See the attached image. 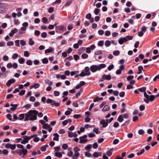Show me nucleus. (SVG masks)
Segmentation results:
<instances>
[{
  "mask_svg": "<svg viewBox=\"0 0 159 159\" xmlns=\"http://www.w3.org/2000/svg\"><path fill=\"white\" fill-rule=\"evenodd\" d=\"M106 67L105 64H101L98 65H92L90 67V70L93 72H95L97 70H100L102 68H103Z\"/></svg>",
  "mask_w": 159,
  "mask_h": 159,
  "instance_id": "nucleus-1",
  "label": "nucleus"
},
{
  "mask_svg": "<svg viewBox=\"0 0 159 159\" xmlns=\"http://www.w3.org/2000/svg\"><path fill=\"white\" fill-rule=\"evenodd\" d=\"M29 113H32V116H30L29 120L30 121H34L37 120V115L38 113V111L35 110H30L29 111Z\"/></svg>",
  "mask_w": 159,
  "mask_h": 159,
  "instance_id": "nucleus-2",
  "label": "nucleus"
},
{
  "mask_svg": "<svg viewBox=\"0 0 159 159\" xmlns=\"http://www.w3.org/2000/svg\"><path fill=\"white\" fill-rule=\"evenodd\" d=\"M156 98V96L151 95H149V98H148V99H145V98L143 100L146 103H148L149 102V101L150 102H152Z\"/></svg>",
  "mask_w": 159,
  "mask_h": 159,
  "instance_id": "nucleus-3",
  "label": "nucleus"
},
{
  "mask_svg": "<svg viewBox=\"0 0 159 159\" xmlns=\"http://www.w3.org/2000/svg\"><path fill=\"white\" fill-rule=\"evenodd\" d=\"M95 45L93 44L90 46L89 47H88L86 48V52L88 53H89L91 52V50H93L95 48Z\"/></svg>",
  "mask_w": 159,
  "mask_h": 159,
  "instance_id": "nucleus-4",
  "label": "nucleus"
},
{
  "mask_svg": "<svg viewBox=\"0 0 159 159\" xmlns=\"http://www.w3.org/2000/svg\"><path fill=\"white\" fill-rule=\"evenodd\" d=\"M100 124L102 125L103 128L106 127L108 125V122H106L105 120L104 119H102L100 120Z\"/></svg>",
  "mask_w": 159,
  "mask_h": 159,
  "instance_id": "nucleus-5",
  "label": "nucleus"
},
{
  "mask_svg": "<svg viewBox=\"0 0 159 159\" xmlns=\"http://www.w3.org/2000/svg\"><path fill=\"white\" fill-rule=\"evenodd\" d=\"M15 81L16 80L15 79L13 78L11 79L8 80L6 83V85L7 87H9L11 84L15 83Z\"/></svg>",
  "mask_w": 159,
  "mask_h": 159,
  "instance_id": "nucleus-6",
  "label": "nucleus"
},
{
  "mask_svg": "<svg viewBox=\"0 0 159 159\" xmlns=\"http://www.w3.org/2000/svg\"><path fill=\"white\" fill-rule=\"evenodd\" d=\"M18 31V30L16 28H14V29L12 30L11 32L9 34V35L10 37H11L13 36L14 34L16 33Z\"/></svg>",
  "mask_w": 159,
  "mask_h": 159,
  "instance_id": "nucleus-7",
  "label": "nucleus"
},
{
  "mask_svg": "<svg viewBox=\"0 0 159 159\" xmlns=\"http://www.w3.org/2000/svg\"><path fill=\"white\" fill-rule=\"evenodd\" d=\"M89 68L88 66H86L84 68V71L87 76H89L91 74V73L89 71Z\"/></svg>",
  "mask_w": 159,
  "mask_h": 159,
  "instance_id": "nucleus-8",
  "label": "nucleus"
},
{
  "mask_svg": "<svg viewBox=\"0 0 159 159\" xmlns=\"http://www.w3.org/2000/svg\"><path fill=\"white\" fill-rule=\"evenodd\" d=\"M40 86V84L39 83H34L33 85L31 86L30 87V89H32L33 88L34 89H37Z\"/></svg>",
  "mask_w": 159,
  "mask_h": 159,
  "instance_id": "nucleus-9",
  "label": "nucleus"
},
{
  "mask_svg": "<svg viewBox=\"0 0 159 159\" xmlns=\"http://www.w3.org/2000/svg\"><path fill=\"white\" fill-rule=\"evenodd\" d=\"M53 135L55 136L53 138V140L54 141H58L59 135L57 133H55L53 134Z\"/></svg>",
  "mask_w": 159,
  "mask_h": 159,
  "instance_id": "nucleus-10",
  "label": "nucleus"
},
{
  "mask_svg": "<svg viewBox=\"0 0 159 159\" xmlns=\"http://www.w3.org/2000/svg\"><path fill=\"white\" fill-rule=\"evenodd\" d=\"M82 139L83 138H80V137L79 138V139L80 140L79 143H85L86 142H87L88 140L87 139Z\"/></svg>",
  "mask_w": 159,
  "mask_h": 159,
  "instance_id": "nucleus-11",
  "label": "nucleus"
},
{
  "mask_svg": "<svg viewBox=\"0 0 159 159\" xmlns=\"http://www.w3.org/2000/svg\"><path fill=\"white\" fill-rule=\"evenodd\" d=\"M54 50L53 48L52 47H50L49 49H47L45 50V53H49L52 52Z\"/></svg>",
  "mask_w": 159,
  "mask_h": 159,
  "instance_id": "nucleus-12",
  "label": "nucleus"
},
{
  "mask_svg": "<svg viewBox=\"0 0 159 159\" xmlns=\"http://www.w3.org/2000/svg\"><path fill=\"white\" fill-rule=\"evenodd\" d=\"M12 152L13 153H14L15 152H16L17 154H19V155L20 156H21L22 154V150H20V149L17 150H16L15 151H12Z\"/></svg>",
  "mask_w": 159,
  "mask_h": 159,
  "instance_id": "nucleus-13",
  "label": "nucleus"
},
{
  "mask_svg": "<svg viewBox=\"0 0 159 159\" xmlns=\"http://www.w3.org/2000/svg\"><path fill=\"white\" fill-rule=\"evenodd\" d=\"M117 120L120 122H122L123 120V115H119L117 118Z\"/></svg>",
  "mask_w": 159,
  "mask_h": 159,
  "instance_id": "nucleus-14",
  "label": "nucleus"
},
{
  "mask_svg": "<svg viewBox=\"0 0 159 159\" xmlns=\"http://www.w3.org/2000/svg\"><path fill=\"white\" fill-rule=\"evenodd\" d=\"M29 142V141H28V140L27 139L26 137H25V138H24V139L22 140L21 142V143H22V144H25L26 143H28Z\"/></svg>",
  "mask_w": 159,
  "mask_h": 159,
  "instance_id": "nucleus-15",
  "label": "nucleus"
},
{
  "mask_svg": "<svg viewBox=\"0 0 159 159\" xmlns=\"http://www.w3.org/2000/svg\"><path fill=\"white\" fill-rule=\"evenodd\" d=\"M110 108V107L108 105H107L103 107L102 110L103 111H105L109 110Z\"/></svg>",
  "mask_w": 159,
  "mask_h": 159,
  "instance_id": "nucleus-16",
  "label": "nucleus"
},
{
  "mask_svg": "<svg viewBox=\"0 0 159 159\" xmlns=\"http://www.w3.org/2000/svg\"><path fill=\"white\" fill-rule=\"evenodd\" d=\"M19 62L20 64L24 63L25 61V59L23 57H20L18 59Z\"/></svg>",
  "mask_w": 159,
  "mask_h": 159,
  "instance_id": "nucleus-17",
  "label": "nucleus"
},
{
  "mask_svg": "<svg viewBox=\"0 0 159 159\" xmlns=\"http://www.w3.org/2000/svg\"><path fill=\"white\" fill-rule=\"evenodd\" d=\"M111 43V42L110 41L107 40L105 42V45L106 47H108L110 46Z\"/></svg>",
  "mask_w": 159,
  "mask_h": 159,
  "instance_id": "nucleus-18",
  "label": "nucleus"
},
{
  "mask_svg": "<svg viewBox=\"0 0 159 159\" xmlns=\"http://www.w3.org/2000/svg\"><path fill=\"white\" fill-rule=\"evenodd\" d=\"M55 155L56 157L59 158H61L62 157L61 153L60 152H55Z\"/></svg>",
  "mask_w": 159,
  "mask_h": 159,
  "instance_id": "nucleus-19",
  "label": "nucleus"
},
{
  "mask_svg": "<svg viewBox=\"0 0 159 159\" xmlns=\"http://www.w3.org/2000/svg\"><path fill=\"white\" fill-rule=\"evenodd\" d=\"M146 90V88L145 87H143L141 88L138 89V90L141 92L144 93L145 92Z\"/></svg>",
  "mask_w": 159,
  "mask_h": 159,
  "instance_id": "nucleus-20",
  "label": "nucleus"
},
{
  "mask_svg": "<svg viewBox=\"0 0 159 159\" xmlns=\"http://www.w3.org/2000/svg\"><path fill=\"white\" fill-rule=\"evenodd\" d=\"M34 43V41L32 40V38L29 39V44L31 46L33 45Z\"/></svg>",
  "mask_w": 159,
  "mask_h": 159,
  "instance_id": "nucleus-21",
  "label": "nucleus"
},
{
  "mask_svg": "<svg viewBox=\"0 0 159 159\" xmlns=\"http://www.w3.org/2000/svg\"><path fill=\"white\" fill-rule=\"evenodd\" d=\"M104 44V41L103 40L99 41L98 43V45L100 47H102Z\"/></svg>",
  "mask_w": 159,
  "mask_h": 159,
  "instance_id": "nucleus-22",
  "label": "nucleus"
},
{
  "mask_svg": "<svg viewBox=\"0 0 159 159\" xmlns=\"http://www.w3.org/2000/svg\"><path fill=\"white\" fill-rule=\"evenodd\" d=\"M92 148V146L91 144H88L86 147L84 148V149L87 150L91 149Z\"/></svg>",
  "mask_w": 159,
  "mask_h": 159,
  "instance_id": "nucleus-23",
  "label": "nucleus"
},
{
  "mask_svg": "<svg viewBox=\"0 0 159 159\" xmlns=\"http://www.w3.org/2000/svg\"><path fill=\"white\" fill-rule=\"evenodd\" d=\"M42 62L43 64H47L48 62V60L47 58H44L42 60Z\"/></svg>",
  "mask_w": 159,
  "mask_h": 159,
  "instance_id": "nucleus-24",
  "label": "nucleus"
},
{
  "mask_svg": "<svg viewBox=\"0 0 159 159\" xmlns=\"http://www.w3.org/2000/svg\"><path fill=\"white\" fill-rule=\"evenodd\" d=\"M49 126V125H48V124L45 123L43 125L42 128L43 129H47Z\"/></svg>",
  "mask_w": 159,
  "mask_h": 159,
  "instance_id": "nucleus-25",
  "label": "nucleus"
},
{
  "mask_svg": "<svg viewBox=\"0 0 159 159\" xmlns=\"http://www.w3.org/2000/svg\"><path fill=\"white\" fill-rule=\"evenodd\" d=\"M81 116V114H75L73 115V117L74 118L78 119L80 118Z\"/></svg>",
  "mask_w": 159,
  "mask_h": 159,
  "instance_id": "nucleus-26",
  "label": "nucleus"
},
{
  "mask_svg": "<svg viewBox=\"0 0 159 159\" xmlns=\"http://www.w3.org/2000/svg\"><path fill=\"white\" fill-rule=\"evenodd\" d=\"M100 10L98 8H95L94 11V13L96 15H98L99 12Z\"/></svg>",
  "mask_w": 159,
  "mask_h": 159,
  "instance_id": "nucleus-27",
  "label": "nucleus"
},
{
  "mask_svg": "<svg viewBox=\"0 0 159 159\" xmlns=\"http://www.w3.org/2000/svg\"><path fill=\"white\" fill-rule=\"evenodd\" d=\"M31 107V105L30 104H27L26 105H25L24 106L22 107V108H30Z\"/></svg>",
  "mask_w": 159,
  "mask_h": 159,
  "instance_id": "nucleus-28",
  "label": "nucleus"
},
{
  "mask_svg": "<svg viewBox=\"0 0 159 159\" xmlns=\"http://www.w3.org/2000/svg\"><path fill=\"white\" fill-rule=\"evenodd\" d=\"M62 148L63 149L66 150L68 148V145L66 143L63 144L62 146Z\"/></svg>",
  "mask_w": 159,
  "mask_h": 159,
  "instance_id": "nucleus-29",
  "label": "nucleus"
},
{
  "mask_svg": "<svg viewBox=\"0 0 159 159\" xmlns=\"http://www.w3.org/2000/svg\"><path fill=\"white\" fill-rule=\"evenodd\" d=\"M118 43L121 45L122 44L124 43L123 37H121L119 39Z\"/></svg>",
  "mask_w": 159,
  "mask_h": 159,
  "instance_id": "nucleus-30",
  "label": "nucleus"
},
{
  "mask_svg": "<svg viewBox=\"0 0 159 159\" xmlns=\"http://www.w3.org/2000/svg\"><path fill=\"white\" fill-rule=\"evenodd\" d=\"M26 64L29 66H31L32 65V62L31 60H28L27 61Z\"/></svg>",
  "mask_w": 159,
  "mask_h": 159,
  "instance_id": "nucleus-31",
  "label": "nucleus"
},
{
  "mask_svg": "<svg viewBox=\"0 0 159 159\" xmlns=\"http://www.w3.org/2000/svg\"><path fill=\"white\" fill-rule=\"evenodd\" d=\"M27 150L24 149V148L23 149H22V154L24 156L26 155L27 153ZM24 157V156H23L22 157Z\"/></svg>",
  "mask_w": 159,
  "mask_h": 159,
  "instance_id": "nucleus-32",
  "label": "nucleus"
},
{
  "mask_svg": "<svg viewBox=\"0 0 159 159\" xmlns=\"http://www.w3.org/2000/svg\"><path fill=\"white\" fill-rule=\"evenodd\" d=\"M88 57V55L85 53H83L81 55L82 58L84 59L87 58Z\"/></svg>",
  "mask_w": 159,
  "mask_h": 159,
  "instance_id": "nucleus-33",
  "label": "nucleus"
},
{
  "mask_svg": "<svg viewBox=\"0 0 159 159\" xmlns=\"http://www.w3.org/2000/svg\"><path fill=\"white\" fill-rule=\"evenodd\" d=\"M120 52L118 50H116L114 51L113 52V54L115 56H118L120 54Z\"/></svg>",
  "mask_w": 159,
  "mask_h": 159,
  "instance_id": "nucleus-34",
  "label": "nucleus"
},
{
  "mask_svg": "<svg viewBox=\"0 0 159 159\" xmlns=\"http://www.w3.org/2000/svg\"><path fill=\"white\" fill-rule=\"evenodd\" d=\"M18 55L17 53L14 54L12 57V58L13 59H16L18 57Z\"/></svg>",
  "mask_w": 159,
  "mask_h": 159,
  "instance_id": "nucleus-35",
  "label": "nucleus"
},
{
  "mask_svg": "<svg viewBox=\"0 0 159 159\" xmlns=\"http://www.w3.org/2000/svg\"><path fill=\"white\" fill-rule=\"evenodd\" d=\"M13 21L14 22V24L16 25H18L20 23V21L18 20V19H15Z\"/></svg>",
  "mask_w": 159,
  "mask_h": 159,
  "instance_id": "nucleus-36",
  "label": "nucleus"
},
{
  "mask_svg": "<svg viewBox=\"0 0 159 159\" xmlns=\"http://www.w3.org/2000/svg\"><path fill=\"white\" fill-rule=\"evenodd\" d=\"M134 78L133 75H129L127 77V79L128 81H130L133 79Z\"/></svg>",
  "mask_w": 159,
  "mask_h": 159,
  "instance_id": "nucleus-37",
  "label": "nucleus"
},
{
  "mask_svg": "<svg viewBox=\"0 0 159 159\" xmlns=\"http://www.w3.org/2000/svg\"><path fill=\"white\" fill-rule=\"evenodd\" d=\"M7 118L10 120H12V116L10 114H7L6 115Z\"/></svg>",
  "mask_w": 159,
  "mask_h": 159,
  "instance_id": "nucleus-38",
  "label": "nucleus"
},
{
  "mask_svg": "<svg viewBox=\"0 0 159 159\" xmlns=\"http://www.w3.org/2000/svg\"><path fill=\"white\" fill-rule=\"evenodd\" d=\"M141 31L142 32H145L147 28L145 26H143L141 28Z\"/></svg>",
  "mask_w": 159,
  "mask_h": 159,
  "instance_id": "nucleus-39",
  "label": "nucleus"
},
{
  "mask_svg": "<svg viewBox=\"0 0 159 159\" xmlns=\"http://www.w3.org/2000/svg\"><path fill=\"white\" fill-rule=\"evenodd\" d=\"M2 153L4 155H7L8 153V151L7 149H4L2 151Z\"/></svg>",
  "mask_w": 159,
  "mask_h": 159,
  "instance_id": "nucleus-40",
  "label": "nucleus"
},
{
  "mask_svg": "<svg viewBox=\"0 0 159 159\" xmlns=\"http://www.w3.org/2000/svg\"><path fill=\"white\" fill-rule=\"evenodd\" d=\"M25 90H21L19 93V95L20 96H23V95L25 93Z\"/></svg>",
  "mask_w": 159,
  "mask_h": 159,
  "instance_id": "nucleus-41",
  "label": "nucleus"
},
{
  "mask_svg": "<svg viewBox=\"0 0 159 159\" xmlns=\"http://www.w3.org/2000/svg\"><path fill=\"white\" fill-rule=\"evenodd\" d=\"M6 12L5 8L3 7H0V13H4Z\"/></svg>",
  "mask_w": 159,
  "mask_h": 159,
  "instance_id": "nucleus-42",
  "label": "nucleus"
},
{
  "mask_svg": "<svg viewBox=\"0 0 159 159\" xmlns=\"http://www.w3.org/2000/svg\"><path fill=\"white\" fill-rule=\"evenodd\" d=\"M13 97V95L12 94H10L7 95V96L6 98L7 99H9L11 98H12Z\"/></svg>",
  "mask_w": 159,
  "mask_h": 159,
  "instance_id": "nucleus-43",
  "label": "nucleus"
},
{
  "mask_svg": "<svg viewBox=\"0 0 159 159\" xmlns=\"http://www.w3.org/2000/svg\"><path fill=\"white\" fill-rule=\"evenodd\" d=\"M7 45L8 46H13L14 45V43L12 41H9L7 43Z\"/></svg>",
  "mask_w": 159,
  "mask_h": 159,
  "instance_id": "nucleus-44",
  "label": "nucleus"
},
{
  "mask_svg": "<svg viewBox=\"0 0 159 159\" xmlns=\"http://www.w3.org/2000/svg\"><path fill=\"white\" fill-rule=\"evenodd\" d=\"M114 67V66L113 64L110 65L107 68V69L109 70H111V69H113Z\"/></svg>",
  "mask_w": 159,
  "mask_h": 159,
  "instance_id": "nucleus-45",
  "label": "nucleus"
},
{
  "mask_svg": "<svg viewBox=\"0 0 159 159\" xmlns=\"http://www.w3.org/2000/svg\"><path fill=\"white\" fill-rule=\"evenodd\" d=\"M144 132L142 129H140L139 130L138 133L140 135H142L144 134Z\"/></svg>",
  "mask_w": 159,
  "mask_h": 159,
  "instance_id": "nucleus-46",
  "label": "nucleus"
},
{
  "mask_svg": "<svg viewBox=\"0 0 159 159\" xmlns=\"http://www.w3.org/2000/svg\"><path fill=\"white\" fill-rule=\"evenodd\" d=\"M85 155L87 157H90L91 156V154L87 152H85Z\"/></svg>",
  "mask_w": 159,
  "mask_h": 159,
  "instance_id": "nucleus-47",
  "label": "nucleus"
},
{
  "mask_svg": "<svg viewBox=\"0 0 159 159\" xmlns=\"http://www.w3.org/2000/svg\"><path fill=\"white\" fill-rule=\"evenodd\" d=\"M72 2V1H69L66 2V4L65 5V6L66 7H68L70 6Z\"/></svg>",
  "mask_w": 159,
  "mask_h": 159,
  "instance_id": "nucleus-48",
  "label": "nucleus"
},
{
  "mask_svg": "<svg viewBox=\"0 0 159 159\" xmlns=\"http://www.w3.org/2000/svg\"><path fill=\"white\" fill-rule=\"evenodd\" d=\"M145 150L144 148H143L141 150L140 152L137 153V155L138 156H139L143 154Z\"/></svg>",
  "mask_w": 159,
  "mask_h": 159,
  "instance_id": "nucleus-49",
  "label": "nucleus"
},
{
  "mask_svg": "<svg viewBox=\"0 0 159 159\" xmlns=\"http://www.w3.org/2000/svg\"><path fill=\"white\" fill-rule=\"evenodd\" d=\"M42 21L43 23H46L48 21V19L47 18L44 17L42 19Z\"/></svg>",
  "mask_w": 159,
  "mask_h": 159,
  "instance_id": "nucleus-50",
  "label": "nucleus"
},
{
  "mask_svg": "<svg viewBox=\"0 0 159 159\" xmlns=\"http://www.w3.org/2000/svg\"><path fill=\"white\" fill-rule=\"evenodd\" d=\"M30 55V54L28 51H25L24 52V56L25 57H28Z\"/></svg>",
  "mask_w": 159,
  "mask_h": 159,
  "instance_id": "nucleus-51",
  "label": "nucleus"
},
{
  "mask_svg": "<svg viewBox=\"0 0 159 159\" xmlns=\"http://www.w3.org/2000/svg\"><path fill=\"white\" fill-rule=\"evenodd\" d=\"M86 18L88 19H90L91 18V15L90 13L86 15Z\"/></svg>",
  "mask_w": 159,
  "mask_h": 159,
  "instance_id": "nucleus-52",
  "label": "nucleus"
},
{
  "mask_svg": "<svg viewBox=\"0 0 159 159\" xmlns=\"http://www.w3.org/2000/svg\"><path fill=\"white\" fill-rule=\"evenodd\" d=\"M85 48V47H82L80 48L78 50V52L80 53H82L84 50V49Z\"/></svg>",
  "mask_w": 159,
  "mask_h": 159,
  "instance_id": "nucleus-53",
  "label": "nucleus"
},
{
  "mask_svg": "<svg viewBox=\"0 0 159 159\" xmlns=\"http://www.w3.org/2000/svg\"><path fill=\"white\" fill-rule=\"evenodd\" d=\"M80 76L81 77H84L86 75V74L85 73L84 71H83L80 74H79Z\"/></svg>",
  "mask_w": 159,
  "mask_h": 159,
  "instance_id": "nucleus-54",
  "label": "nucleus"
},
{
  "mask_svg": "<svg viewBox=\"0 0 159 159\" xmlns=\"http://www.w3.org/2000/svg\"><path fill=\"white\" fill-rule=\"evenodd\" d=\"M19 117H20V120H22L25 117V115L24 114H21L19 115Z\"/></svg>",
  "mask_w": 159,
  "mask_h": 159,
  "instance_id": "nucleus-55",
  "label": "nucleus"
},
{
  "mask_svg": "<svg viewBox=\"0 0 159 159\" xmlns=\"http://www.w3.org/2000/svg\"><path fill=\"white\" fill-rule=\"evenodd\" d=\"M41 37L43 38H46L47 36V33L45 32H44L41 34Z\"/></svg>",
  "mask_w": 159,
  "mask_h": 159,
  "instance_id": "nucleus-56",
  "label": "nucleus"
},
{
  "mask_svg": "<svg viewBox=\"0 0 159 159\" xmlns=\"http://www.w3.org/2000/svg\"><path fill=\"white\" fill-rule=\"evenodd\" d=\"M75 60L77 61L79 59V56L77 55H74L73 56Z\"/></svg>",
  "mask_w": 159,
  "mask_h": 159,
  "instance_id": "nucleus-57",
  "label": "nucleus"
},
{
  "mask_svg": "<svg viewBox=\"0 0 159 159\" xmlns=\"http://www.w3.org/2000/svg\"><path fill=\"white\" fill-rule=\"evenodd\" d=\"M95 135L93 133H89L88 134V137L89 138H93L95 136Z\"/></svg>",
  "mask_w": 159,
  "mask_h": 159,
  "instance_id": "nucleus-58",
  "label": "nucleus"
},
{
  "mask_svg": "<svg viewBox=\"0 0 159 159\" xmlns=\"http://www.w3.org/2000/svg\"><path fill=\"white\" fill-rule=\"evenodd\" d=\"M54 10V9L53 7H50L48 10V12L49 13H51Z\"/></svg>",
  "mask_w": 159,
  "mask_h": 159,
  "instance_id": "nucleus-59",
  "label": "nucleus"
},
{
  "mask_svg": "<svg viewBox=\"0 0 159 159\" xmlns=\"http://www.w3.org/2000/svg\"><path fill=\"white\" fill-rule=\"evenodd\" d=\"M119 142V140L117 139H115L113 142V143L114 144L116 145Z\"/></svg>",
  "mask_w": 159,
  "mask_h": 159,
  "instance_id": "nucleus-60",
  "label": "nucleus"
},
{
  "mask_svg": "<svg viewBox=\"0 0 159 159\" xmlns=\"http://www.w3.org/2000/svg\"><path fill=\"white\" fill-rule=\"evenodd\" d=\"M40 33V32L38 30H35L34 31V34L37 36H39Z\"/></svg>",
  "mask_w": 159,
  "mask_h": 159,
  "instance_id": "nucleus-61",
  "label": "nucleus"
},
{
  "mask_svg": "<svg viewBox=\"0 0 159 159\" xmlns=\"http://www.w3.org/2000/svg\"><path fill=\"white\" fill-rule=\"evenodd\" d=\"M145 108V106L143 105H141L139 107V109L141 111H143Z\"/></svg>",
  "mask_w": 159,
  "mask_h": 159,
  "instance_id": "nucleus-62",
  "label": "nucleus"
},
{
  "mask_svg": "<svg viewBox=\"0 0 159 159\" xmlns=\"http://www.w3.org/2000/svg\"><path fill=\"white\" fill-rule=\"evenodd\" d=\"M12 146V144L9 143H8L7 144H6L5 145V148H10Z\"/></svg>",
  "mask_w": 159,
  "mask_h": 159,
  "instance_id": "nucleus-63",
  "label": "nucleus"
},
{
  "mask_svg": "<svg viewBox=\"0 0 159 159\" xmlns=\"http://www.w3.org/2000/svg\"><path fill=\"white\" fill-rule=\"evenodd\" d=\"M93 147L94 149H96L98 147V144L97 143H94L93 145Z\"/></svg>",
  "mask_w": 159,
  "mask_h": 159,
  "instance_id": "nucleus-64",
  "label": "nucleus"
}]
</instances>
